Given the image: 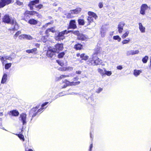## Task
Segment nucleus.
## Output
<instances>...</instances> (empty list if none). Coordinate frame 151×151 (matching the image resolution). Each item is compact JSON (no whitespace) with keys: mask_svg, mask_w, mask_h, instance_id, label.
<instances>
[{"mask_svg":"<svg viewBox=\"0 0 151 151\" xmlns=\"http://www.w3.org/2000/svg\"><path fill=\"white\" fill-rule=\"evenodd\" d=\"M87 38L86 36L84 35L80 34L78 35V38L80 40H85Z\"/></svg>","mask_w":151,"mask_h":151,"instance_id":"nucleus-20","label":"nucleus"},{"mask_svg":"<svg viewBox=\"0 0 151 151\" xmlns=\"http://www.w3.org/2000/svg\"><path fill=\"white\" fill-rule=\"evenodd\" d=\"M130 41V40L129 38H127V40L125 39L124 40L122 41V43L123 44H127Z\"/></svg>","mask_w":151,"mask_h":151,"instance_id":"nucleus-37","label":"nucleus"},{"mask_svg":"<svg viewBox=\"0 0 151 151\" xmlns=\"http://www.w3.org/2000/svg\"><path fill=\"white\" fill-rule=\"evenodd\" d=\"M35 46L37 47H40V44L38 43H36L35 44Z\"/></svg>","mask_w":151,"mask_h":151,"instance_id":"nucleus-55","label":"nucleus"},{"mask_svg":"<svg viewBox=\"0 0 151 151\" xmlns=\"http://www.w3.org/2000/svg\"><path fill=\"white\" fill-rule=\"evenodd\" d=\"M80 57L82 60H86L88 58V56L86 55L85 54H82L80 55Z\"/></svg>","mask_w":151,"mask_h":151,"instance_id":"nucleus-28","label":"nucleus"},{"mask_svg":"<svg viewBox=\"0 0 151 151\" xmlns=\"http://www.w3.org/2000/svg\"><path fill=\"white\" fill-rule=\"evenodd\" d=\"M42 6L43 5L41 4H40L38 5H35V7L39 9H40L42 7Z\"/></svg>","mask_w":151,"mask_h":151,"instance_id":"nucleus-42","label":"nucleus"},{"mask_svg":"<svg viewBox=\"0 0 151 151\" xmlns=\"http://www.w3.org/2000/svg\"><path fill=\"white\" fill-rule=\"evenodd\" d=\"M39 0H35L30 1L28 5V6L30 8L31 10L34 9V6L36 4L39 3Z\"/></svg>","mask_w":151,"mask_h":151,"instance_id":"nucleus-9","label":"nucleus"},{"mask_svg":"<svg viewBox=\"0 0 151 151\" xmlns=\"http://www.w3.org/2000/svg\"><path fill=\"white\" fill-rule=\"evenodd\" d=\"M129 31H127L126 32L124 33L122 36V37L123 39H124L127 37L129 34Z\"/></svg>","mask_w":151,"mask_h":151,"instance_id":"nucleus-30","label":"nucleus"},{"mask_svg":"<svg viewBox=\"0 0 151 151\" xmlns=\"http://www.w3.org/2000/svg\"><path fill=\"white\" fill-rule=\"evenodd\" d=\"M56 50V52L58 51L61 50L63 48V44H58L55 46L54 48Z\"/></svg>","mask_w":151,"mask_h":151,"instance_id":"nucleus-14","label":"nucleus"},{"mask_svg":"<svg viewBox=\"0 0 151 151\" xmlns=\"http://www.w3.org/2000/svg\"><path fill=\"white\" fill-rule=\"evenodd\" d=\"M12 64L11 63H8L6 64L5 66V69H9L11 66Z\"/></svg>","mask_w":151,"mask_h":151,"instance_id":"nucleus-38","label":"nucleus"},{"mask_svg":"<svg viewBox=\"0 0 151 151\" xmlns=\"http://www.w3.org/2000/svg\"><path fill=\"white\" fill-rule=\"evenodd\" d=\"M74 48L77 50H80L82 48V45L80 44H78L74 46Z\"/></svg>","mask_w":151,"mask_h":151,"instance_id":"nucleus-27","label":"nucleus"},{"mask_svg":"<svg viewBox=\"0 0 151 151\" xmlns=\"http://www.w3.org/2000/svg\"><path fill=\"white\" fill-rule=\"evenodd\" d=\"M19 120L21 121L23 123V125L26 124V115L22 113L20 115L19 118Z\"/></svg>","mask_w":151,"mask_h":151,"instance_id":"nucleus-8","label":"nucleus"},{"mask_svg":"<svg viewBox=\"0 0 151 151\" xmlns=\"http://www.w3.org/2000/svg\"><path fill=\"white\" fill-rule=\"evenodd\" d=\"M76 74H80L81 73V71L80 70L76 71Z\"/></svg>","mask_w":151,"mask_h":151,"instance_id":"nucleus-52","label":"nucleus"},{"mask_svg":"<svg viewBox=\"0 0 151 151\" xmlns=\"http://www.w3.org/2000/svg\"><path fill=\"white\" fill-rule=\"evenodd\" d=\"M104 72H105V74L106 75L108 76H110L112 74L111 72V71H107L105 68H104Z\"/></svg>","mask_w":151,"mask_h":151,"instance_id":"nucleus-34","label":"nucleus"},{"mask_svg":"<svg viewBox=\"0 0 151 151\" xmlns=\"http://www.w3.org/2000/svg\"><path fill=\"white\" fill-rule=\"evenodd\" d=\"M76 27L77 26L76 25L75 20H72L70 21L68 28H70L75 29L76 28Z\"/></svg>","mask_w":151,"mask_h":151,"instance_id":"nucleus-12","label":"nucleus"},{"mask_svg":"<svg viewBox=\"0 0 151 151\" xmlns=\"http://www.w3.org/2000/svg\"><path fill=\"white\" fill-rule=\"evenodd\" d=\"M116 68L118 70H121L122 69L123 67L122 65H118L117 66Z\"/></svg>","mask_w":151,"mask_h":151,"instance_id":"nucleus-49","label":"nucleus"},{"mask_svg":"<svg viewBox=\"0 0 151 151\" xmlns=\"http://www.w3.org/2000/svg\"><path fill=\"white\" fill-rule=\"evenodd\" d=\"M63 76L62 75H61L60 77L58 78V80H60L62 78H64L63 77Z\"/></svg>","mask_w":151,"mask_h":151,"instance_id":"nucleus-54","label":"nucleus"},{"mask_svg":"<svg viewBox=\"0 0 151 151\" xmlns=\"http://www.w3.org/2000/svg\"><path fill=\"white\" fill-rule=\"evenodd\" d=\"M17 36H17V35H16L15 34L14 36V38L15 39H16Z\"/></svg>","mask_w":151,"mask_h":151,"instance_id":"nucleus-60","label":"nucleus"},{"mask_svg":"<svg viewBox=\"0 0 151 151\" xmlns=\"http://www.w3.org/2000/svg\"><path fill=\"white\" fill-rule=\"evenodd\" d=\"M36 113H36L33 114L32 116V117H33L35 116L36 115Z\"/></svg>","mask_w":151,"mask_h":151,"instance_id":"nucleus-61","label":"nucleus"},{"mask_svg":"<svg viewBox=\"0 0 151 151\" xmlns=\"http://www.w3.org/2000/svg\"><path fill=\"white\" fill-rule=\"evenodd\" d=\"M71 13L70 11V13L67 14V15L66 16V17L68 18H71L73 17L71 15Z\"/></svg>","mask_w":151,"mask_h":151,"instance_id":"nucleus-41","label":"nucleus"},{"mask_svg":"<svg viewBox=\"0 0 151 151\" xmlns=\"http://www.w3.org/2000/svg\"><path fill=\"white\" fill-rule=\"evenodd\" d=\"M71 31H67L65 30L63 31L59 32L58 35L55 37V39L57 40H63L65 38L64 35L65 34H67L70 32H71Z\"/></svg>","mask_w":151,"mask_h":151,"instance_id":"nucleus-4","label":"nucleus"},{"mask_svg":"<svg viewBox=\"0 0 151 151\" xmlns=\"http://www.w3.org/2000/svg\"><path fill=\"white\" fill-rule=\"evenodd\" d=\"M66 71L67 70H69V71H72L73 69V67H66Z\"/></svg>","mask_w":151,"mask_h":151,"instance_id":"nucleus-45","label":"nucleus"},{"mask_svg":"<svg viewBox=\"0 0 151 151\" xmlns=\"http://www.w3.org/2000/svg\"><path fill=\"white\" fill-rule=\"evenodd\" d=\"M139 52V51L138 50H130L127 52L126 54L128 56L131 55H134L137 54Z\"/></svg>","mask_w":151,"mask_h":151,"instance_id":"nucleus-13","label":"nucleus"},{"mask_svg":"<svg viewBox=\"0 0 151 151\" xmlns=\"http://www.w3.org/2000/svg\"><path fill=\"white\" fill-rule=\"evenodd\" d=\"M125 24L123 22H120L118 26V31L119 33H121L123 30V27Z\"/></svg>","mask_w":151,"mask_h":151,"instance_id":"nucleus-10","label":"nucleus"},{"mask_svg":"<svg viewBox=\"0 0 151 151\" xmlns=\"http://www.w3.org/2000/svg\"><path fill=\"white\" fill-rule=\"evenodd\" d=\"M52 32V33H54L55 32V29L54 27H52L50 28L47 29L45 31L47 35L49 34L50 32Z\"/></svg>","mask_w":151,"mask_h":151,"instance_id":"nucleus-24","label":"nucleus"},{"mask_svg":"<svg viewBox=\"0 0 151 151\" xmlns=\"http://www.w3.org/2000/svg\"><path fill=\"white\" fill-rule=\"evenodd\" d=\"M78 22L79 25H83L84 24V21L83 19H78Z\"/></svg>","mask_w":151,"mask_h":151,"instance_id":"nucleus-33","label":"nucleus"},{"mask_svg":"<svg viewBox=\"0 0 151 151\" xmlns=\"http://www.w3.org/2000/svg\"><path fill=\"white\" fill-rule=\"evenodd\" d=\"M3 115V113L2 112H0V116H1Z\"/></svg>","mask_w":151,"mask_h":151,"instance_id":"nucleus-62","label":"nucleus"},{"mask_svg":"<svg viewBox=\"0 0 151 151\" xmlns=\"http://www.w3.org/2000/svg\"><path fill=\"white\" fill-rule=\"evenodd\" d=\"M16 3L17 5L19 6H22L23 5V4L22 2H21L19 1L18 0L17 1Z\"/></svg>","mask_w":151,"mask_h":151,"instance_id":"nucleus-43","label":"nucleus"},{"mask_svg":"<svg viewBox=\"0 0 151 151\" xmlns=\"http://www.w3.org/2000/svg\"><path fill=\"white\" fill-rule=\"evenodd\" d=\"M98 6L100 8H102L103 6V3L102 2H99L98 4Z\"/></svg>","mask_w":151,"mask_h":151,"instance_id":"nucleus-46","label":"nucleus"},{"mask_svg":"<svg viewBox=\"0 0 151 151\" xmlns=\"http://www.w3.org/2000/svg\"><path fill=\"white\" fill-rule=\"evenodd\" d=\"M73 33L77 36L79 34V32L78 31H72Z\"/></svg>","mask_w":151,"mask_h":151,"instance_id":"nucleus-47","label":"nucleus"},{"mask_svg":"<svg viewBox=\"0 0 151 151\" xmlns=\"http://www.w3.org/2000/svg\"><path fill=\"white\" fill-rule=\"evenodd\" d=\"M37 107L33 108L32 109V110L31 111V112H32L33 111H36L37 110Z\"/></svg>","mask_w":151,"mask_h":151,"instance_id":"nucleus-50","label":"nucleus"},{"mask_svg":"<svg viewBox=\"0 0 151 151\" xmlns=\"http://www.w3.org/2000/svg\"><path fill=\"white\" fill-rule=\"evenodd\" d=\"M81 11V9L80 8H77L76 9L70 10V12L72 14H77L79 13Z\"/></svg>","mask_w":151,"mask_h":151,"instance_id":"nucleus-22","label":"nucleus"},{"mask_svg":"<svg viewBox=\"0 0 151 151\" xmlns=\"http://www.w3.org/2000/svg\"><path fill=\"white\" fill-rule=\"evenodd\" d=\"M3 22L7 23H10L12 25H14V29L17 30L18 28V24L15 20L13 19L11 20L10 16L8 14L5 15L2 19Z\"/></svg>","mask_w":151,"mask_h":151,"instance_id":"nucleus-2","label":"nucleus"},{"mask_svg":"<svg viewBox=\"0 0 151 151\" xmlns=\"http://www.w3.org/2000/svg\"><path fill=\"white\" fill-rule=\"evenodd\" d=\"M139 28L140 32L142 33H144L145 32V27H144L141 23H139Z\"/></svg>","mask_w":151,"mask_h":151,"instance_id":"nucleus-18","label":"nucleus"},{"mask_svg":"<svg viewBox=\"0 0 151 151\" xmlns=\"http://www.w3.org/2000/svg\"><path fill=\"white\" fill-rule=\"evenodd\" d=\"M150 69H151V63H150Z\"/></svg>","mask_w":151,"mask_h":151,"instance_id":"nucleus-64","label":"nucleus"},{"mask_svg":"<svg viewBox=\"0 0 151 151\" xmlns=\"http://www.w3.org/2000/svg\"><path fill=\"white\" fill-rule=\"evenodd\" d=\"M58 63L60 64V65L61 66H63L64 65V64L63 63H62L61 62L60 63Z\"/></svg>","mask_w":151,"mask_h":151,"instance_id":"nucleus-59","label":"nucleus"},{"mask_svg":"<svg viewBox=\"0 0 151 151\" xmlns=\"http://www.w3.org/2000/svg\"><path fill=\"white\" fill-rule=\"evenodd\" d=\"M21 33V32L20 31H19L16 33L15 35H17V36H18Z\"/></svg>","mask_w":151,"mask_h":151,"instance_id":"nucleus-53","label":"nucleus"},{"mask_svg":"<svg viewBox=\"0 0 151 151\" xmlns=\"http://www.w3.org/2000/svg\"><path fill=\"white\" fill-rule=\"evenodd\" d=\"M28 23L32 25H36L38 23V21L33 19H30Z\"/></svg>","mask_w":151,"mask_h":151,"instance_id":"nucleus-21","label":"nucleus"},{"mask_svg":"<svg viewBox=\"0 0 151 151\" xmlns=\"http://www.w3.org/2000/svg\"><path fill=\"white\" fill-rule=\"evenodd\" d=\"M106 32V28H101L100 30V32L101 36L102 37H104L105 35Z\"/></svg>","mask_w":151,"mask_h":151,"instance_id":"nucleus-23","label":"nucleus"},{"mask_svg":"<svg viewBox=\"0 0 151 151\" xmlns=\"http://www.w3.org/2000/svg\"><path fill=\"white\" fill-rule=\"evenodd\" d=\"M93 147L92 144H91L90 147L89 151H91V149Z\"/></svg>","mask_w":151,"mask_h":151,"instance_id":"nucleus-57","label":"nucleus"},{"mask_svg":"<svg viewBox=\"0 0 151 151\" xmlns=\"http://www.w3.org/2000/svg\"><path fill=\"white\" fill-rule=\"evenodd\" d=\"M0 59L2 62V63L3 65H4V61H5V60H12V58L10 56H5L4 57H1V56H0Z\"/></svg>","mask_w":151,"mask_h":151,"instance_id":"nucleus-16","label":"nucleus"},{"mask_svg":"<svg viewBox=\"0 0 151 151\" xmlns=\"http://www.w3.org/2000/svg\"><path fill=\"white\" fill-rule=\"evenodd\" d=\"M12 0H0V8L4 7L6 5H8L12 2Z\"/></svg>","mask_w":151,"mask_h":151,"instance_id":"nucleus-6","label":"nucleus"},{"mask_svg":"<svg viewBox=\"0 0 151 151\" xmlns=\"http://www.w3.org/2000/svg\"><path fill=\"white\" fill-rule=\"evenodd\" d=\"M89 16L88 17L87 20L88 21L89 24L91 21L93 20V19H96L97 18V16L94 13L91 12H88Z\"/></svg>","mask_w":151,"mask_h":151,"instance_id":"nucleus-5","label":"nucleus"},{"mask_svg":"<svg viewBox=\"0 0 151 151\" xmlns=\"http://www.w3.org/2000/svg\"><path fill=\"white\" fill-rule=\"evenodd\" d=\"M100 48H97V50H96L92 55V58H90L87 61V63L89 65H97L101 63V60L97 56V54L100 52Z\"/></svg>","mask_w":151,"mask_h":151,"instance_id":"nucleus-1","label":"nucleus"},{"mask_svg":"<svg viewBox=\"0 0 151 151\" xmlns=\"http://www.w3.org/2000/svg\"><path fill=\"white\" fill-rule=\"evenodd\" d=\"M142 73V71L139 70H134L133 74L135 76L137 77Z\"/></svg>","mask_w":151,"mask_h":151,"instance_id":"nucleus-25","label":"nucleus"},{"mask_svg":"<svg viewBox=\"0 0 151 151\" xmlns=\"http://www.w3.org/2000/svg\"><path fill=\"white\" fill-rule=\"evenodd\" d=\"M60 70L62 71H66V68H60Z\"/></svg>","mask_w":151,"mask_h":151,"instance_id":"nucleus-51","label":"nucleus"},{"mask_svg":"<svg viewBox=\"0 0 151 151\" xmlns=\"http://www.w3.org/2000/svg\"><path fill=\"white\" fill-rule=\"evenodd\" d=\"M113 39L114 40H117L119 42H120L121 40V38L118 35L114 36L113 37Z\"/></svg>","mask_w":151,"mask_h":151,"instance_id":"nucleus-36","label":"nucleus"},{"mask_svg":"<svg viewBox=\"0 0 151 151\" xmlns=\"http://www.w3.org/2000/svg\"><path fill=\"white\" fill-rule=\"evenodd\" d=\"M78 77H76L73 78V80L74 81H77L78 80Z\"/></svg>","mask_w":151,"mask_h":151,"instance_id":"nucleus-56","label":"nucleus"},{"mask_svg":"<svg viewBox=\"0 0 151 151\" xmlns=\"http://www.w3.org/2000/svg\"><path fill=\"white\" fill-rule=\"evenodd\" d=\"M63 76V77L64 78H66V77H69V76L68 75H62Z\"/></svg>","mask_w":151,"mask_h":151,"instance_id":"nucleus-58","label":"nucleus"},{"mask_svg":"<svg viewBox=\"0 0 151 151\" xmlns=\"http://www.w3.org/2000/svg\"><path fill=\"white\" fill-rule=\"evenodd\" d=\"M9 114H11L13 116H16L19 115V113L18 111L16 110H13L10 111L9 113Z\"/></svg>","mask_w":151,"mask_h":151,"instance_id":"nucleus-19","label":"nucleus"},{"mask_svg":"<svg viewBox=\"0 0 151 151\" xmlns=\"http://www.w3.org/2000/svg\"><path fill=\"white\" fill-rule=\"evenodd\" d=\"M19 37L20 39L26 38L28 40H32V37L30 35H27L22 34L19 36Z\"/></svg>","mask_w":151,"mask_h":151,"instance_id":"nucleus-11","label":"nucleus"},{"mask_svg":"<svg viewBox=\"0 0 151 151\" xmlns=\"http://www.w3.org/2000/svg\"><path fill=\"white\" fill-rule=\"evenodd\" d=\"M103 90V89L101 88H99L96 91V92L98 93H99L100 92L102 91Z\"/></svg>","mask_w":151,"mask_h":151,"instance_id":"nucleus-48","label":"nucleus"},{"mask_svg":"<svg viewBox=\"0 0 151 151\" xmlns=\"http://www.w3.org/2000/svg\"><path fill=\"white\" fill-rule=\"evenodd\" d=\"M148 58V56H146L142 58V61L144 63H145L147 62Z\"/></svg>","mask_w":151,"mask_h":151,"instance_id":"nucleus-35","label":"nucleus"},{"mask_svg":"<svg viewBox=\"0 0 151 151\" xmlns=\"http://www.w3.org/2000/svg\"><path fill=\"white\" fill-rule=\"evenodd\" d=\"M45 37H46L45 36H43L41 38V40L44 42H46L47 40V39Z\"/></svg>","mask_w":151,"mask_h":151,"instance_id":"nucleus-44","label":"nucleus"},{"mask_svg":"<svg viewBox=\"0 0 151 151\" xmlns=\"http://www.w3.org/2000/svg\"><path fill=\"white\" fill-rule=\"evenodd\" d=\"M98 71L100 74L103 76L105 74L104 71L102 69L99 68L97 70Z\"/></svg>","mask_w":151,"mask_h":151,"instance_id":"nucleus-31","label":"nucleus"},{"mask_svg":"<svg viewBox=\"0 0 151 151\" xmlns=\"http://www.w3.org/2000/svg\"><path fill=\"white\" fill-rule=\"evenodd\" d=\"M48 103V102H45V103L44 104H43L42 105V107L41 108H40V109H39L38 111H37L38 112H40L41 111H42V110L44 109L45 108H44V106H45Z\"/></svg>","mask_w":151,"mask_h":151,"instance_id":"nucleus-32","label":"nucleus"},{"mask_svg":"<svg viewBox=\"0 0 151 151\" xmlns=\"http://www.w3.org/2000/svg\"><path fill=\"white\" fill-rule=\"evenodd\" d=\"M65 53L64 52H62L60 53L58 55V57L59 58H61L63 57L65 55Z\"/></svg>","mask_w":151,"mask_h":151,"instance_id":"nucleus-40","label":"nucleus"},{"mask_svg":"<svg viewBox=\"0 0 151 151\" xmlns=\"http://www.w3.org/2000/svg\"><path fill=\"white\" fill-rule=\"evenodd\" d=\"M37 50V49L36 48H34L32 49L27 50H26V52L28 53H33L36 52Z\"/></svg>","mask_w":151,"mask_h":151,"instance_id":"nucleus-29","label":"nucleus"},{"mask_svg":"<svg viewBox=\"0 0 151 151\" xmlns=\"http://www.w3.org/2000/svg\"><path fill=\"white\" fill-rule=\"evenodd\" d=\"M151 9V7L147 4H142L140 7L139 13L142 15H144L147 12L149 11Z\"/></svg>","mask_w":151,"mask_h":151,"instance_id":"nucleus-3","label":"nucleus"},{"mask_svg":"<svg viewBox=\"0 0 151 151\" xmlns=\"http://www.w3.org/2000/svg\"><path fill=\"white\" fill-rule=\"evenodd\" d=\"M80 83V82L79 81L76 82H75L73 81L70 82L68 81H67L66 82V84H68V85H70V86H76L79 84Z\"/></svg>","mask_w":151,"mask_h":151,"instance_id":"nucleus-17","label":"nucleus"},{"mask_svg":"<svg viewBox=\"0 0 151 151\" xmlns=\"http://www.w3.org/2000/svg\"><path fill=\"white\" fill-rule=\"evenodd\" d=\"M55 52H56V50L55 48H49L47 51V55L48 57L52 58Z\"/></svg>","mask_w":151,"mask_h":151,"instance_id":"nucleus-7","label":"nucleus"},{"mask_svg":"<svg viewBox=\"0 0 151 151\" xmlns=\"http://www.w3.org/2000/svg\"><path fill=\"white\" fill-rule=\"evenodd\" d=\"M80 55H80V54H77V56L78 57H79V56H80Z\"/></svg>","mask_w":151,"mask_h":151,"instance_id":"nucleus-63","label":"nucleus"},{"mask_svg":"<svg viewBox=\"0 0 151 151\" xmlns=\"http://www.w3.org/2000/svg\"><path fill=\"white\" fill-rule=\"evenodd\" d=\"M7 78V75L6 73H4L2 77L1 81L2 83H4L6 81Z\"/></svg>","mask_w":151,"mask_h":151,"instance_id":"nucleus-26","label":"nucleus"},{"mask_svg":"<svg viewBox=\"0 0 151 151\" xmlns=\"http://www.w3.org/2000/svg\"><path fill=\"white\" fill-rule=\"evenodd\" d=\"M38 13L36 11H26L24 13V16L26 17H27L28 15L29 14L30 15H33L35 14H38Z\"/></svg>","mask_w":151,"mask_h":151,"instance_id":"nucleus-15","label":"nucleus"},{"mask_svg":"<svg viewBox=\"0 0 151 151\" xmlns=\"http://www.w3.org/2000/svg\"><path fill=\"white\" fill-rule=\"evenodd\" d=\"M19 137L21 139H22L23 141H24V137L23 135L21 134H17Z\"/></svg>","mask_w":151,"mask_h":151,"instance_id":"nucleus-39","label":"nucleus"}]
</instances>
